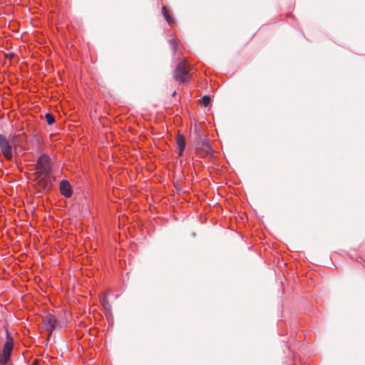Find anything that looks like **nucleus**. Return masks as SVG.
I'll return each instance as SVG.
<instances>
[{"instance_id":"obj_1","label":"nucleus","mask_w":365,"mask_h":365,"mask_svg":"<svg viewBox=\"0 0 365 365\" xmlns=\"http://www.w3.org/2000/svg\"><path fill=\"white\" fill-rule=\"evenodd\" d=\"M35 182L38 187L43 193L49 192L52 187L53 178L51 173H35Z\"/></svg>"},{"instance_id":"obj_2","label":"nucleus","mask_w":365,"mask_h":365,"mask_svg":"<svg viewBox=\"0 0 365 365\" xmlns=\"http://www.w3.org/2000/svg\"><path fill=\"white\" fill-rule=\"evenodd\" d=\"M194 131L196 133V148L197 150H201L204 151L205 153H210L212 151V148H211L209 140L203 134L200 133V130L198 128L197 125H195Z\"/></svg>"},{"instance_id":"obj_3","label":"nucleus","mask_w":365,"mask_h":365,"mask_svg":"<svg viewBox=\"0 0 365 365\" xmlns=\"http://www.w3.org/2000/svg\"><path fill=\"white\" fill-rule=\"evenodd\" d=\"M188 73L189 65L185 61H182L176 67L174 72V78L177 81L184 83L189 78Z\"/></svg>"},{"instance_id":"obj_4","label":"nucleus","mask_w":365,"mask_h":365,"mask_svg":"<svg viewBox=\"0 0 365 365\" xmlns=\"http://www.w3.org/2000/svg\"><path fill=\"white\" fill-rule=\"evenodd\" d=\"M35 173H51V158L46 154H41L37 159Z\"/></svg>"},{"instance_id":"obj_5","label":"nucleus","mask_w":365,"mask_h":365,"mask_svg":"<svg viewBox=\"0 0 365 365\" xmlns=\"http://www.w3.org/2000/svg\"><path fill=\"white\" fill-rule=\"evenodd\" d=\"M0 148L4 157L7 160H11L13 158L12 146L2 134H0Z\"/></svg>"},{"instance_id":"obj_6","label":"nucleus","mask_w":365,"mask_h":365,"mask_svg":"<svg viewBox=\"0 0 365 365\" xmlns=\"http://www.w3.org/2000/svg\"><path fill=\"white\" fill-rule=\"evenodd\" d=\"M59 190L61 194L66 198H70L73 195V188L67 180H62L60 182Z\"/></svg>"},{"instance_id":"obj_7","label":"nucleus","mask_w":365,"mask_h":365,"mask_svg":"<svg viewBox=\"0 0 365 365\" xmlns=\"http://www.w3.org/2000/svg\"><path fill=\"white\" fill-rule=\"evenodd\" d=\"M14 347V339L8 329L6 330V341L4 344L2 353L11 356Z\"/></svg>"},{"instance_id":"obj_8","label":"nucleus","mask_w":365,"mask_h":365,"mask_svg":"<svg viewBox=\"0 0 365 365\" xmlns=\"http://www.w3.org/2000/svg\"><path fill=\"white\" fill-rule=\"evenodd\" d=\"M57 323L58 320L56 318L51 314H47L43 318L44 326L46 327V329L51 332L56 328Z\"/></svg>"},{"instance_id":"obj_9","label":"nucleus","mask_w":365,"mask_h":365,"mask_svg":"<svg viewBox=\"0 0 365 365\" xmlns=\"http://www.w3.org/2000/svg\"><path fill=\"white\" fill-rule=\"evenodd\" d=\"M176 145L178 150V155L182 156L186 146V141L185 136L180 133H178L176 137Z\"/></svg>"},{"instance_id":"obj_10","label":"nucleus","mask_w":365,"mask_h":365,"mask_svg":"<svg viewBox=\"0 0 365 365\" xmlns=\"http://www.w3.org/2000/svg\"><path fill=\"white\" fill-rule=\"evenodd\" d=\"M162 12H163V15L164 18L165 19V20L167 21V22L170 25H172L173 24V20L171 18V16H170L166 7L164 6L162 7Z\"/></svg>"},{"instance_id":"obj_11","label":"nucleus","mask_w":365,"mask_h":365,"mask_svg":"<svg viewBox=\"0 0 365 365\" xmlns=\"http://www.w3.org/2000/svg\"><path fill=\"white\" fill-rule=\"evenodd\" d=\"M162 12H163V15L164 18L165 19V20L167 21V22L170 25H172L173 24V20L171 18V16H170L166 7L164 6L162 7Z\"/></svg>"},{"instance_id":"obj_12","label":"nucleus","mask_w":365,"mask_h":365,"mask_svg":"<svg viewBox=\"0 0 365 365\" xmlns=\"http://www.w3.org/2000/svg\"><path fill=\"white\" fill-rule=\"evenodd\" d=\"M10 359V355L2 353L0 355V365H6Z\"/></svg>"},{"instance_id":"obj_13","label":"nucleus","mask_w":365,"mask_h":365,"mask_svg":"<svg viewBox=\"0 0 365 365\" xmlns=\"http://www.w3.org/2000/svg\"><path fill=\"white\" fill-rule=\"evenodd\" d=\"M101 304L103 306V307L107 309V310H110V305L108 302V300L107 299V297L105 295V296H103L101 298Z\"/></svg>"},{"instance_id":"obj_14","label":"nucleus","mask_w":365,"mask_h":365,"mask_svg":"<svg viewBox=\"0 0 365 365\" xmlns=\"http://www.w3.org/2000/svg\"><path fill=\"white\" fill-rule=\"evenodd\" d=\"M10 138H11V143L12 145H14V146H17L20 144V143L19 142L18 140V138H19V135H16V134H11L10 135Z\"/></svg>"},{"instance_id":"obj_15","label":"nucleus","mask_w":365,"mask_h":365,"mask_svg":"<svg viewBox=\"0 0 365 365\" xmlns=\"http://www.w3.org/2000/svg\"><path fill=\"white\" fill-rule=\"evenodd\" d=\"M210 97L208 96H205L202 98V99L200 100V103H202V105H203L204 106H209V104L210 103Z\"/></svg>"},{"instance_id":"obj_16","label":"nucleus","mask_w":365,"mask_h":365,"mask_svg":"<svg viewBox=\"0 0 365 365\" xmlns=\"http://www.w3.org/2000/svg\"><path fill=\"white\" fill-rule=\"evenodd\" d=\"M45 117L48 125H52L56 121L55 115H45Z\"/></svg>"},{"instance_id":"obj_17","label":"nucleus","mask_w":365,"mask_h":365,"mask_svg":"<svg viewBox=\"0 0 365 365\" xmlns=\"http://www.w3.org/2000/svg\"><path fill=\"white\" fill-rule=\"evenodd\" d=\"M170 44L173 46V49L174 53H176L177 51H178V42H177V41L175 38H173V39L170 40Z\"/></svg>"}]
</instances>
